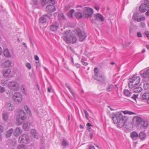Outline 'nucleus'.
Segmentation results:
<instances>
[{"label":"nucleus","instance_id":"obj_1","mask_svg":"<svg viewBox=\"0 0 149 149\" xmlns=\"http://www.w3.org/2000/svg\"><path fill=\"white\" fill-rule=\"evenodd\" d=\"M114 123L120 128L124 127L128 120L127 117L123 115L120 112L116 113H112L110 115Z\"/></svg>","mask_w":149,"mask_h":149},{"label":"nucleus","instance_id":"obj_2","mask_svg":"<svg viewBox=\"0 0 149 149\" xmlns=\"http://www.w3.org/2000/svg\"><path fill=\"white\" fill-rule=\"evenodd\" d=\"M8 88L14 91H18L19 88V83L14 81H10L8 84Z\"/></svg>","mask_w":149,"mask_h":149},{"label":"nucleus","instance_id":"obj_3","mask_svg":"<svg viewBox=\"0 0 149 149\" xmlns=\"http://www.w3.org/2000/svg\"><path fill=\"white\" fill-rule=\"evenodd\" d=\"M77 32L76 34L79 37V41L82 42L83 41L86 37V34L84 32H82L81 30L78 28H77L75 29Z\"/></svg>","mask_w":149,"mask_h":149},{"label":"nucleus","instance_id":"obj_4","mask_svg":"<svg viewBox=\"0 0 149 149\" xmlns=\"http://www.w3.org/2000/svg\"><path fill=\"white\" fill-rule=\"evenodd\" d=\"M70 31H71L70 30L69 31H66L63 33V39L68 43H70L72 35V33H71Z\"/></svg>","mask_w":149,"mask_h":149},{"label":"nucleus","instance_id":"obj_5","mask_svg":"<svg viewBox=\"0 0 149 149\" xmlns=\"http://www.w3.org/2000/svg\"><path fill=\"white\" fill-rule=\"evenodd\" d=\"M13 98L15 102H20L22 100V95L19 92H16L13 96Z\"/></svg>","mask_w":149,"mask_h":149},{"label":"nucleus","instance_id":"obj_6","mask_svg":"<svg viewBox=\"0 0 149 149\" xmlns=\"http://www.w3.org/2000/svg\"><path fill=\"white\" fill-rule=\"evenodd\" d=\"M83 11L85 14V17L87 18L91 17L93 14V9L88 7H84Z\"/></svg>","mask_w":149,"mask_h":149},{"label":"nucleus","instance_id":"obj_7","mask_svg":"<svg viewBox=\"0 0 149 149\" xmlns=\"http://www.w3.org/2000/svg\"><path fill=\"white\" fill-rule=\"evenodd\" d=\"M29 136L26 134H22L19 138V140H20V142L23 143H27L29 141Z\"/></svg>","mask_w":149,"mask_h":149},{"label":"nucleus","instance_id":"obj_8","mask_svg":"<svg viewBox=\"0 0 149 149\" xmlns=\"http://www.w3.org/2000/svg\"><path fill=\"white\" fill-rule=\"evenodd\" d=\"M133 120L135 122L136 126L140 127L141 122L143 121V119L139 116H136L134 117L133 119Z\"/></svg>","mask_w":149,"mask_h":149},{"label":"nucleus","instance_id":"obj_9","mask_svg":"<svg viewBox=\"0 0 149 149\" xmlns=\"http://www.w3.org/2000/svg\"><path fill=\"white\" fill-rule=\"evenodd\" d=\"M92 77L102 83H104L106 80V77L104 75H98L96 76H92Z\"/></svg>","mask_w":149,"mask_h":149},{"label":"nucleus","instance_id":"obj_10","mask_svg":"<svg viewBox=\"0 0 149 149\" xmlns=\"http://www.w3.org/2000/svg\"><path fill=\"white\" fill-rule=\"evenodd\" d=\"M50 16H49L47 14L44 15L39 18V21L42 24L46 23L47 21V19H50Z\"/></svg>","mask_w":149,"mask_h":149},{"label":"nucleus","instance_id":"obj_11","mask_svg":"<svg viewBox=\"0 0 149 149\" xmlns=\"http://www.w3.org/2000/svg\"><path fill=\"white\" fill-rule=\"evenodd\" d=\"M18 112V116H19V117L21 118V120H22V122L19 124H21L26 118L25 116L26 113L23 110H19Z\"/></svg>","mask_w":149,"mask_h":149},{"label":"nucleus","instance_id":"obj_12","mask_svg":"<svg viewBox=\"0 0 149 149\" xmlns=\"http://www.w3.org/2000/svg\"><path fill=\"white\" fill-rule=\"evenodd\" d=\"M140 78L139 76H134L130 79V81L134 83V85H137L140 82Z\"/></svg>","mask_w":149,"mask_h":149},{"label":"nucleus","instance_id":"obj_13","mask_svg":"<svg viewBox=\"0 0 149 149\" xmlns=\"http://www.w3.org/2000/svg\"><path fill=\"white\" fill-rule=\"evenodd\" d=\"M59 23L56 21L53 22L51 24L50 29L52 31H54L57 30L59 27Z\"/></svg>","mask_w":149,"mask_h":149},{"label":"nucleus","instance_id":"obj_14","mask_svg":"<svg viewBox=\"0 0 149 149\" xmlns=\"http://www.w3.org/2000/svg\"><path fill=\"white\" fill-rule=\"evenodd\" d=\"M56 10L55 7L52 5H49L46 6V11L49 13H52Z\"/></svg>","mask_w":149,"mask_h":149},{"label":"nucleus","instance_id":"obj_15","mask_svg":"<svg viewBox=\"0 0 149 149\" xmlns=\"http://www.w3.org/2000/svg\"><path fill=\"white\" fill-rule=\"evenodd\" d=\"M140 74L143 77L149 80V69L147 70L146 72L142 73V71L139 72Z\"/></svg>","mask_w":149,"mask_h":149},{"label":"nucleus","instance_id":"obj_16","mask_svg":"<svg viewBox=\"0 0 149 149\" xmlns=\"http://www.w3.org/2000/svg\"><path fill=\"white\" fill-rule=\"evenodd\" d=\"M130 136L133 141H135L139 139V134L135 131H133L131 133Z\"/></svg>","mask_w":149,"mask_h":149},{"label":"nucleus","instance_id":"obj_17","mask_svg":"<svg viewBox=\"0 0 149 149\" xmlns=\"http://www.w3.org/2000/svg\"><path fill=\"white\" fill-rule=\"evenodd\" d=\"M22 130L20 128L17 127L15 129V131L13 132L14 135L15 136L17 137L19 135L22 133Z\"/></svg>","mask_w":149,"mask_h":149},{"label":"nucleus","instance_id":"obj_18","mask_svg":"<svg viewBox=\"0 0 149 149\" xmlns=\"http://www.w3.org/2000/svg\"><path fill=\"white\" fill-rule=\"evenodd\" d=\"M141 98L143 100H147V103L149 104V93H144Z\"/></svg>","mask_w":149,"mask_h":149},{"label":"nucleus","instance_id":"obj_19","mask_svg":"<svg viewBox=\"0 0 149 149\" xmlns=\"http://www.w3.org/2000/svg\"><path fill=\"white\" fill-rule=\"evenodd\" d=\"M95 18L98 21H101V22H103L104 20L103 16L99 13H97L95 15Z\"/></svg>","mask_w":149,"mask_h":149},{"label":"nucleus","instance_id":"obj_20","mask_svg":"<svg viewBox=\"0 0 149 149\" xmlns=\"http://www.w3.org/2000/svg\"><path fill=\"white\" fill-rule=\"evenodd\" d=\"M139 138L142 140H144L146 137V133L143 132H140L139 134Z\"/></svg>","mask_w":149,"mask_h":149},{"label":"nucleus","instance_id":"obj_21","mask_svg":"<svg viewBox=\"0 0 149 149\" xmlns=\"http://www.w3.org/2000/svg\"><path fill=\"white\" fill-rule=\"evenodd\" d=\"M10 69H8L6 70H4L3 71V73L4 77H7L11 72Z\"/></svg>","mask_w":149,"mask_h":149},{"label":"nucleus","instance_id":"obj_22","mask_svg":"<svg viewBox=\"0 0 149 149\" xmlns=\"http://www.w3.org/2000/svg\"><path fill=\"white\" fill-rule=\"evenodd\" d=\"M139 10L141 13L145 12L147 10L146 7L144 4V3H142L141 5L139 7Z\"/></svg>","mask_w":149,"mask_h":149},{"label":"nucleus","instance_id":"obj_23","mask_svg":"<svg viewBox=\"0 0 149 149\" xmlns=\"http://www.w3.org/2000/svg\"><path fill=\"white\" fill-rule=\"evenodd\" d=\"M13 128H10L8 130L6 134V137L7 138L11 136V134L13 132Z\"/></svg>","mask_w":149,"mask_h":149},{"label":"nucleus","instance_id":"obj_24","mask_svg":"<svg viewBox=\"0 0 149 149\" xmlns=\"http://www.w3.org/2000/svg\"><path fill=\"white\" fill-rule=\"evenodd\" d=\"M5 106L7 109L9 111H12L14 109V107L11 106V104L10 103H7Z\"/></svg>","mask_w":149,"mask_h":149},{"label":"nucleus","instance_id":"obj_25","mask_svg":"<svg viewBox=\"0 0 149 149\" xmlns=\"http://www.w3.org/2000/svg\"><path fill=\"white\" fill-rule=\"evenodd\" d=\"M3 54L5 56L9 57L11 56L10 51L8 49H6L4 50Z\"/></svg>","mask_w":149,"mask_h":149},{"label":"nucleus","instance_id":"obj_26","mask_svg":"<svg viewBox=\"0 0 149 149\" xmlns=\"http://www.w3.org/2000/svg\"><path fill=\"white\" fill-rule=\"evenodd\" d=\"M148 122L147 121L143 120V121L141 122V125L140 127V128L143 127L145 128H146L148 127Z\"/></svg>","mask_w":149,"mask_h":149},{"label":"nucleus","instance_id":"obj_27","mask_svg":"<svg viewBox=\"0 0 149 149\" xmlns=\"http://www.w3.org/2000/svg\"><path fill=\"white\" fill-rule=\"evenodd\" d=\"M142 90V88L140 86L135 87L132 90L135 93L140 92H141Z\"/></svg>","mask_w":149,"mask_h":149},{"label":"nucleus","instance_id":"obj_28","mask_svg":"<svg viewBox=\"0 0 149 149\" xmlns=\"http://www.w3.org/2000/svg\"><path fill=\"white\" fill-rule=\"evenodd\" d=\"M31 134H32V135L33 136V137L36 139H38V136L36 132V130L34 129H32L31 130Z\"/></svg>","mask_w":149,"mask_h":149},{"label":"nucleus","instance_id":"obj_29","mask_svg":"<svg viewBox=\"0 0 149 149\" xmlns=\"http://www.w3.org/2000/svg\"><path fill=\"white\" fill-rule=\"evenodd\" d=\"M114 86L112 84H109L107 86L106 91L108 92L112 91L113 88Z\"/></svg>","mask_w":149,"mask_h":149},{"label":"nucleus","instance_id":"obj_30","mask_svg":"<svg viewBox=\"0 0 149 149\" xmlns=\"http://www.w3.org/2000/svg\"><path fill=\"white\" fill-rule=\"evenodd\" d=\"M8 115V113L7 112H4L2 113V115L4 120L6 121L7 120Z\"/></svg>","mask_w":149,"mask_h":149},{"label":"nucleus","instance_id":"obj_31","mask_svg":"<svg viewBox=\"0 0 149 149\" xmlns=\"http://www.w3.org/2000/svg\"><path fill=\"white\" fill-rule=\"evenodd\" d=\"M58 19L60 20H64L66 19V18L63 13H60L58 15Z\"/></svg>","mask_w":149,"mask_h":149},{"label":"nucleus","instance_id":"obj_32","mask_svg":"<svg viewBox=\"0 0 149 149\" xmlns=\"http://www.w3.org/2000/svg\"><path fill=\"white\" fill-rule=\"evenodd\" d=\"M77 40V38L73 35H72V37L71 39V41L70 42V43H72L73 44L75 43Z\"/></svg>","mask_w":149,"mask_h":149},{"label":"nucleus","instance_id":"obj_33","mask_svg":"<svg viewBox=\"0 0 149 149\" xmlns=\"http://www.w3.org/2000/svg\"><path fill=\"white\" fill-rule=\"evenodd\" d=\"M24 108L27 113L31 115V111L29 107L27 105H26L24 106Z\"/></svg>","mask_w":149,"mask_h":149},{"label":"nucleus","instance_id":"obj_34","mask_svg":"<svg viewBox=\"0 0 149 149\" xmlns=\"http://www.w3.org/2000/svg\"><path fill=\"white\" fill-rule=\"evenodd\" d=\"M124 93L125 95L127 97H130L131 95V93L128 90H125Z\"/></svg>","mask_w":149,"mask_h":149},{"label":"nucleus","instance_id":"obj_35","mask_svg":"<svg viewBox=\"0 0 149 149\" xmlns=\"http://www.w3.org/2000/svg\"><path fill=\"white\" fill-rule=\"evenodd\" d=\"M3 65L6 67H8L10 66L11 63L8 60L4 63Z\"/></svg>","mask_w":149,"mask_h":149},{"label":"nucleus","instance_id":"obj_36","mask_svg":"<svg viewBox=\"0 0 149 149\" xmlns=\"http://www.w3.org/2000/svg\"><path fill=\"white\" fill-rule=\"evenodd\" d=\"M75 16L77 18L79 19L82 17V14L80 12H76L75 13Z\"/></svg>","mask_w":149,"mask_h":149},{"label":"nucleus","instance_id":"obj_37","mask_svg":"<svg viewBox=\"0 0 149 149\" xmlns=\"http://www.w3.org/2000/svg\"><path fill=\"white\" fill-rule=\"evenodd\" d=\"M75 12L74 10V9H71L68 13V16L70 17L71 18L73 17V13Z\"/></svg>","mask_w":149,"mask_h":149},{"label":"nucleus","instance_id":"obj_38","mask_svg":"<svg viewBox=\"0 0 149 149\" xmlns=\"http://www.w3.org/2000/svg\"><path fill=\"white\" fill-rule=\"evenodd\" d=\"M17 148L18 149H28V147L22 144L18 146Z\"/></svg>","mask_w":149,"mask_h":149},{"label":"nucleus","instance_id":"obj_39","mask_svg":"<svg viewBox=\"0 0 149 149\" xmlns=\"http://www.w3.org/2000/svg\"><path fill=\"white\" fill-rule=\"evenodd\" d=\"M29 125L30 124L27 123H25L23 125V127L25 130H27Z\"/></svg>","mask_w":149,"mask_h":149},{"label":"nucleus","instance_id":"obj_40","mask_svg":"<svg viewBox=\"0 0 149 149\" xmlns=\"http://www.w3.org/2000/svg\"><path fill=\"white\" fill-rule=\"evenodd\" d=\"M49 1L48 0H40V1L41 3L42 6L43 7L45 6L46 4L47 3H48Z\"/></svg>","mask_w":149,"mask_h":149},{"label":"nucleus","instance_id":"obj_41","mask_svg":"<svg viewBox=\"0 0 149 149\" xmlns=\"http://www.w3.org/2000/svg\"><path fill=\"white\" fill-rule=\"evenodd\" d=\"M61 145L63 146H68V143L65 139H63L61 142Z\"/></svg>","mask_w":149,"mask_h":149},{"label":"nucleus","instance_id":"obj_42","mask_svg":"<svg viewBox=\"0 0 149 149\" xmlns=\"http://www.w3.org/2000/svg\"><path fill=\"white\" fill-rule=\"evenodd\" d=\"M136 85H134V83L130 81L128 83L129 87L130 88H135L136 86Z\"/></svg>","mask_w":149,"mask_h":149},{"label":"nucleus","instance_id":"obj_43","mask_svg":"<svg viewBox=\"0 0 149 149\" xmlns=\"http://www.w3.org/2000/svg\"><path fill=\"white\" fill-rule=\"evenodd\" d=\"M94 71L95 74L94 75H93L92 76H96L98 75L99 71L97 68L95 67L94 68Z\"/></svg>","mask_w":149,"mask_h":149},{"label":"nucleus","instance_id":"obj_44","mask_svg":"<svg viewBox=\"0 0 149 149\" xmlns=\"http://www.w3.org/2000/svg\"><path fill=\"white\" fill-rule=\"evenodd\" d=\"M143 3L146 8H149V0H144Z\"/></svg>","mask_w":149,"mask_h":149},{"label":"nucleus","instance_id":"obj_45","mask_svg":"<svg viewBox=\"0 0 149 149\" xmlns=\"http://www.w3.org/2000/svg\"><path fill=\"white\" fill-rule=\"evenodd\" d=\"M144 88L145 90H148L149 89V84L145 83L143 84Z\"/></svg>","mask_w":149,"mask_h":149},{"label":"nucleus","instance_id":"obj_46","mask_svg":"<svg viewBox=\"0 0 149 149\" xmlns=\"http://www.w3.org/2000/svg\"><path fill=\"white\" fill-rule=\"evenodd\" d=\"M123 113L124 114H128L129 115L135 114H136L135 113L129 111H124Z\"/></svg>","mask_w":149,"mask_h":149},{"label":"nucleus","instance_id":"obj_47","mask_svg":"<svg viewBox=\"0 0 149 149\" xmlns=\"http://www.w3.org/2000/svg\"><path fill=\"white\" fill-rule=\"evenodd\" d=\"M145 18L144 17H140L139 18H135V20L137 21L138 22H140L141 20H144Z\"/></svg>","mask_w":149,"mask_h":149},{"label":"nucleus","instance_id":"obj_48","mask_svg":"<svg viewBox=\"0 0 149 149\" xmlns=\"http://www.w3.org/2000/svg\"><path fill=\"white\" fill-rule=\"evenodd\" d=\"M5 91V88L4 87L0 86V93H3Z\"/></svg>","mask_w":149,"mask_h":149},{"label":"nucleus","instance_id":"obj_49","mask_svg":"<svg viewBox=\"0 0 149 149\" xmlns=\"http://www.w3.org/2000/svg\"><path fill=\"white\" fill-rule=\"evenodd\" d=\"M84 112L86 118L87 119H88V116H89L88 113V112L86 110H84Z\"/></svg>","mask_w":149,"mask_h":149},{"label":"nucleus","instance_id":"obj_50","mask_svg":"<svg viewBox=\"0 0 149 149\" xmlns=\"http://www.w3.org/2000/svg\"><path fill=\"white\" fill-rule=\"evenodd\" d=\"M146 27V25L144 23H141L140 27L142 28H144Z\"/></svg>","mask_w":149,"mask_h":149},{"label":"nucleus","instance_id":"obj_51","mask_svg":"<svg viewBox=\"0 0 149 149\" xmlns=\"http://www.w3.org/2000/svg\"><path fill=\"white\" fill-rule=\"evenodd\" d=\"M8 81L7 80H2L1 82V83L2 85H5L8 83Z\"/></svg>","mask_w":149,"mask_h":149},{"label":"nucleus","instance_id":"obj_52","mask_svg":"<svg viewBox=\"0 0 149 149\" xmlns=\"http://www.w3.org/2000/svg\"><path fill=\"white\" fill-rule=\"evenodd\" d=\"M32 2L35 5H37L38 4V0H32Z\"/></svg>","mask_w":149,"mask_h":149},{"label":"nucleus","instance_id":"obj_53","mask_svg":"<svg viewBox=\"0 0 149 149\" xmlns=\"http://www.w3.org/2000/svg\"><path fill=\"white\" fill-rule=\"evenodd\" d=\"M26 66L29 69H30L31 68V65L29 63H26Z\"/></svg>","mask_w":149,"mask_h":149},{"label":"nucleus","instance_id":"obj_54","mask_svg":"<svg viewBox=\"0 0 149 149\" xmlns=\"http://www.w3.org/2000/svg\"><path fill=\"white\" fill-rule=\"evenodd\" d=\"M144 33L148 39H149V32L148 31H145Z\"/></svg>","mask_w":149,"mask_h":149},{"label":"nucleus","instance_id":"obj_55","mask_svg":"<svg viewBox=\"0 0 149 149\" xmlns=\"http://www.w3.org/2000/svg\"><path fill=\"white\" fill-rule=\"evenodd\" d=\"M4 129V127L3 126L0 125V133H2Z\"/></svg>","mask_w":149,"mask_h":149},{"label":"nucleus","instance_id":"obj_56","mask_svg":"<svg viewBox=\"0 0 149 149\" xmlns=\"http://www.w3.org/2000/svg\"><path fill=\"white\" fill-rule=\"evenodd\" d=\"M138 96V95L134 94L133 96L132 97V99L134 100H136V98Z\"/></svg>","mask_w":149,"mask_h":149},{"label":"nucleus","instance_id":"obj_57","mask_svg":"<svg viewBox=\"0 0 149 149\" xmlns=\"http://www.w3.org/2000/svg\"><path fill=\"white\" fill-rule=\"evenodd\" d=\"M137 35L138 37H142V36L140 32H138L137 33Z\"/></svg>","mask_w":149,"mask_h":149},{"label":"nucleus","instance_id":"obj_58","mask_svg":"<svg viewBox=\"0 0 149 149\" xmlns=\"http://www.w3.org/2000/svg\"><path fill=\"white\" fill-rule=\"evenodd\" d=\"M70 91L74 99H75V94L74 93L72 90L71 89V90H70Z\"/></svg>","mask_w":149,"mask_h":149},{"label":"nucleus","instance_id":"obj_59","mask_svg":"<svg viewBox=\"0 0 149 149\" xmlns=\"http://www.w3.org/2000/svg\"><path fill=\"white\" fill-rule=\"evenodd\" d=\"M68 48L69 49L71 52H74V49L71 46H69L68 47Z\"/></svg>","mask_w":149,"mask_h":149},{"label":"nucleus","instance_id":"obj_60","mask_svg":"<svg viewBox=\"0 0 149 149\" xmlns=\"http://www.w3.org/2000/svg\"><path fill=\"white\" fill-rule=\"evenodd\" d=\"M81 62L83 65L85 66L87 65L88 64L87 63L84 62L82 60L81 61Z\"/></svg>","mask_w":149,"mask_h":149},{"label":"nucleus","instance_id":"obj_61","mask_svg":"<svg viewBox=\"0 0 149 149\" xmlns=\"http://www.w3.org/2000/svg\"><path fill=\"white\" fill-rule=\"evenodd\" d=\"M34 58L36 61H38L39 60V58L36 55L35 56Z\"/></svg>","mask_w":149,"mask_h":149},{"label":"nucleus","instance_id":"obj_62","mask_svg":"<svg viewBox=\"0 0 149 149\" xmlns=\"http://www.w3.org/2000/svg\"><path fill=\"white\" fill-rule=\"evenodd\" d=\"M93 133L91 132L89 134V136L91 139H92L93 137Z\"/></svg>","mask_w":149,"mask_h":149},{"label":"nucleus","instance_id":"obj_63","mask_svg":"<svg viewBox=\"0 0 149 149\" xmlns=\"http://www.w3.org/2000/svg\"><path fill=\"white\" fill-rule=\"evenodd\" d=\"M21 88L22 89V91H25V88L24 87V86L23 85H22L21 86Z\"/></svg>","mask_w":149,"mask_h":149},{"label":"nucleus","instance_id":"obj_64","mask_svg":"<svg viewBox=\"0 0 149 149\" xmlns=\"http://www.w3.org/2000/svg\"><path fill=\"white\" fill-rule=\"evenodd\" d=\"M89 149H95L94 146H90Z\"/></svg>","mask_w":149,"mask_h":149}]
</instances>
